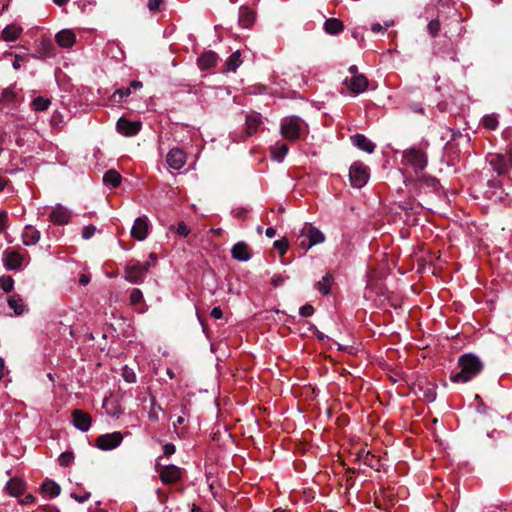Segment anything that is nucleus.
Wrapping results in <instances>:
<instances>
[{
  "mask_svg": "<svg viewBox=\"0 0 512 512\" xmlns=\"http://www.w3.org/2000/svg\"><path fill=\"white\" fill-rule=\"evenodd\" d=\"M460 371L453 373L450 380L455 383H466L483 370V363L473 354H464L458 359Z\"/></svg>",
  "mask_w": 512,
  "mask_h": 512,
  "instance_id": "obj_1",
  "label": "nucleus"
},
{
  "mask_svg": "<svg viewBox=\"0 0 512 512\" xmlns=\"http://www.w3.org/2000/svg\"><path fill=\"white\" fill-rule=\"evenodd\" d=\"M280 131L283 137L291 141L298 140L308 133L305 121L299 116L285 117L281 122Z\"/></svg>",
  "mask_w": 512,
  "mask_h": 512,
  "instance_id": "obj_2",
  "label": "nucleus"
},
{
  "mask_svg": "<svg viewBox=\"0 0 512 512\" xmlns=\"http://www.w3.org/2000/svg\"><path fill=\"white\" fill-rule=\"evenodd\" d=\"M324 234L314 226L304 227L298 236V244L305 251L314 245L324 242Z\"/></svg>",
  "mask_w": 512,
  "mask_h": 512,
  "instance_id": "obj_3",
  "label": "nucleus"
},
{
  "mask_svg": "<svg viewBox=\"0 0 512 512\" xmlns=\"http://www.w3.org/2000/svg\"><path fill=\"white\" fill-rule=\"evenodd\" d=\"M150 266L149 262L130 261L125 267L124 278L130 283L141 282Z\"/></svg>",
  "mask_w": 512,
  "mask_h": 512,
  "instance_id": "obj_4",
  "label": "nucleus"
},
{
  "mask_svg": "<svg viewBox=\"0 0 512 512\" xmlns=\"http://www.w3.org/2000/svg\"><path fill=\"white\" fill-rule=\"evenodd\" d=\"M369 179L368 167L361 161L354 162L349 168V180L353 187L362 188Z\"/></svg>",
  "mask_w": 512,
  "mask_h": 512,
  "instance_id": "obj_5",
  "label": "nucleus"
},
{
  "mask_svg": "<svg viewBox=\"0 0 512 512\" xmlns=\"http://www.w3.org/2000/svg\"><path fill=\"white\" fill-rule=\"evenodd\" d=\"M487 160L498 176L503 177L508 175L510 165L506 152L490 154Z\"/></svg>",
  "mask_w": 512,
  "mask_h": 512,
  "instance_id": "obj_6",
  "label": "nucleus"
},
{
  "mask_svg": "<svg viewBox=\"0 0 512 512\" xmlns=\"http://www.w3.org/2000/svg\"><path fill=\"white\" fill-rule=\"evenodd\" d=\"M404 158L415 169V173L421 172L427 166V157L424 152L412 148L404 152Z\"/></svg>",
  "mask_w": 512,
  "mask_h": 512,
  "instance_id": "obj_7",
  "label": "nucleus"
},
{
  "mask_svg": "<svg viewBox=\"0 0 512 512\" xmlns=\"http://www.w3.org/2000/svg\"><path fill=\"white\" fill-rule=\"evenodd\" d=\"M123 440L120 432H113L100 435L96 439V446L101 450H111L116 448Z\"/></svg>",
  "mask_w": 512,
  "mask_h": 512,
  "instance_id": "obj_8",
  "label": "nucleus"
},
{
  "mask_svg": "<svg viewBox=\"0 0 512 512\" xmlns=\"http://www.w3.org/2000/svg\"><path fill=\"white\" fill-rule=\"evenodd\" d=\"M142 128L140 121H129L128 119L121 117L116 123V129L118 133L126 137H131L139 133Z\"/></svg>",
  "mask_w": 512,
  "mask_h": 512,
  "instance_id": "obj_9",
  "label": "nucleus"
},
{
  "mask_svg": "<svg viewBox=\"0 0 512 512\" xmlns=\"http://www.w3.org/2000/svg\"><path fill=\"white\" fill-rule=\"evenodd\" d=\"M181 469L175 465H165L159 470V477L163 484H173L180 480Z\"/></svg>",
  "mask_w": 512,
  "mask_h": 512,
  "instance_id": "obj_10",
  "label": "nucleus"
},
{
  "mask_svg": "<svg viewBox=\"0 0 512 512\" xmlns=\"http://www.w3.org/2000/svg\"><path fill=\"white\" fill-rule=\"evenodd\" d=\"M344 85L354 94L364 92L368 87V79L364 75H355L344 80Z\"/></svg>",
  "mask_w": 512,
  "mask_h": 512,
  "instance_id": "obj_11",
  "label": "nucleus"
},
{
  "mask_svg": "<svg viewBox=\"0 0 512 512\" xmlns=\"http://www.w3.org/2000/svg\"><path fill=\"white\" fill-rule=\"evenodd\" d=\"M71 416L73 419V424L77 429L83 432L89 430L92 423V418L87 412L80 409H75L72 411Z\"/></svg>",
  "mask_w": 512,
  "mask_h": 512,
  "instance_id": "obj_12",
  "label": "nucleus"
},
{
  "mask_svg": "<svg viewBox=\"0 0 512 512\" xmlns=\"http://www.w3.org/2000/svg\"><path fill=\"white\" fill-rule=\"evenodd\" d=\"M166 161L169 167H171L174 170H179L186 163V155L182 149L173 148L168 152L166 156Z\"/></svg>",
  "mask_w": 512,
  "mask_h": 512,
  "instance_id": "obj_13",
  "label": "nucleus"
},
{
  "mask_svg": "<svg viewBox=\"0 0 512 512\" xmlns=\"http://www.w3.org/2000/svg\"><path fill=\"white\" fill-rule=\"evenodd\" d=\"M49 218L53 224H68L71 220V212L67 208L58 205L52 210Z\"/></svg>",
  "mask_w": 512,
  "mask_h": 512,
  "instance_id": "obj_14",
  "label": "nucleus"
},
{
  "mask_svg": "<svg viewBox=\"0 0 512 512\" xmlns=\"http://www.w3.org/2000/svg\"><path fill=\"white\" fill-rule=\"evenodd\" d=\"M245 124L248 136L256 134L259 128L263 125L261 114L256 112L247 114Z\"/></svg>",
  "mask_w": 512,
  "mask_h": 512,
  "instance_id": "obj_15",
  "label": "nucleus"
},
{
  "mask_svg": "<svg viewBox=\"0 0 512 512\" xmlns=\"http://www.w3.org/2000/svg\"><path fill=\"white\" fill-rule=\"evenodd\" d=\"M218 58L219 57L216 52L209 50L204 52L197 59V65L200 68V70H208L217 64Z\"/></svg>",
  "mask_w": 512,
  "mask_h": 512,
  "instance_id": "obj_16",
  "label": "nucleus"
},
{
  "mask_svg": "<svg viewBox=\"0 0 512 512\" xmlns=\"http://www.w3.org/2000/svg\"><path fill=\"white\" fill-rule=\"evenodd\" d=\"M231 255L238 261H248L251 257L249 246L243 242H237L231 249Z\"/></svg>",
  "mask_w": 512,
  "mask_h": 512,
  "instance_id": "obj_17",
  "label": "nucleus"
},
{
  "mask_svg": "<svg viewBox=\"0 0 512 512\" xmlns=\"http://www.w3.org/2000/svg\"><path fill=\"white\" fill-rule=\"evenodd\" d=\"M55 40L59 46L70 48L75 43L76 36L72 30L64 29L56 34Z\"/></svg>",
  "mask_w": 512,
  "mask_h": 512,
  "instance_id": "obj_18",
  "label": "nucleus"
},
{
  "mask_svg": "<svg viewBox=\"0 0 512 512\" xmlns=\"http://www.w3.org/2000/svg\"><path fill=\"white\" fill-rule=\"evenodd\" d=\"M351 141L354 146L367 153H372L375 149V144L363 134H355L351 137Z\"/></svg>",
  "mask_w": 512,
  "mask_h": 512,
  "instance_id": "obj_19",
  "label": "nucleus"
},
{
  "mask_svg": "<svg viewBox=\"0 0 512 512\" xmlns=\"http://www.w3.org/2000/svg\"><path fill=\"white\" fill-rule=\"evenodd\" d=\"M256 18L255 12L247 6H242L239 9V24L242 27L249 28L252 26Z\"/></svg>",
  "mask_w": 512,
  "mask_h": 512,
  "instance_id": "obj_20",
  "label": "nucleus"
},
{
  "mask_svg": "<svg viewBox=\"0 0 512 512\" xmlns=\"http://www.w3.org/2000/svg\"><path fill=\"white\" fill-rule=\"evenodd\" d=\"M24 245H33L39 241L40 233L36 230L35 226H24L21 233Z\"/></svg>",
  "mask_w": 512,
  "mask_h": 512,
  "instance_id": "obj_21",
  "label": "nucleus"
},
{
  "mask_svg": "<svg viewBox=\"0 0 512 512\" xmlns=\"http://www.w3.org/2000/svg\"><path fill=\"white\" fill-rule=\"evenodd\" d=\"M5 489L9 495L18 497L23 493L25 489V483L20 478H12L7 482Z\"/></svg>",
  "mask_w": 512,
  "mask_h": 512,
  "instance_id": "obj_22",
  "label": "nucleus"
},
{
  "mask_svg": "<svg viewBox=\"0 0 512 512\" xmlns=\"http://www.w3.org/2000/svg\"><path fill=\"white\" fill-rule=\"evenodd\" d=\"M122 176L115 169L107 170L103 175V183L111 188H116L121 184Z\"/></svg>",
  "mask_w": 512,
  "mask_h": 512,
  "instance_id": "obj_23",
  "label": "nucleus"
},
{
  "mask_svg": "<svg viewBox=\"0 0 512 512\" xmlns=\"http://www.w3.org/2000/svg\"><path fill=\"white\" fill-rule=\"evenodd\" d=\"M14 86L7 87L2 90L0 102L6 106L13 107L17 102L18 94L14 90Z\"/></svg>",
  "mask_w": 512,
  "mask_h": 512,
  "instance_id": "obj_24",
  "label": "nucleus"
},
{
  "mask_svg": "<svg viewBox=\"0 0 512 512\" xmlns=\"http://www.w3.org/2000/svg\"><path fill=\"white\" fill-rule=\"evenodd\" d=\"M344 29V24L337 18H329L324 23V30L330 35H337Z\"/></svg>",
  "mask_w": 512,
  "mask_h": 512,
  "instance_id": "obj_25",
  "label": "nucleus"
},
{
  "mask_svg": "<svg viewBox=\"0 0 512 512\" xmlns=\"http://www.w3.org/2000/svg\"><path fill=\"white\" fill-rule=\"evenodd\" d=\"M22 33V28L18 25L11 24L2 30V39L7 42L15 41Z\"/></svg>",
  "mask_w": 512,
  "mask_h": 512,
  "instance_id": "obj_26",
  "label": "nucleus"
},
{
  "mask_svg": "<svg viewBox=\"0 0 512 512\" xmlns=\"http://www.w3.org/2000/svg\"><path fill=\"white\" fill-rule=\"evenodd\" d=\"M4 264L8 269H17L22 263V257L16 252H9L4 256Z\"/></svg>",
  "mask_w": 512,
  "mask_h": 512,
  "instance_id": "obj_27",
  "label": "nucleus"
},
{
  "mask_svg": "<svg viewBox=\"0 0 512 512\" xmlns=\"http://www.w3.org/2000/svg\"><path fill=\"white\" fill-rule=\"evenodd\" d=\"M41 489L45 494L49 495L50 497H56L61 492L60 486L56 482L49 479L45 480L42 483Z\"/></svg>",
  "mask_w": 512,
  "mask_h": 512,
  "instance_id": "obj_28",
  "label": "nucleus"
},
{
  "mask_svg": "<svg viewBox=\"0 0 512 512\" xmlns=\"http://www.w3.org/2000/svg\"><path fill=\"white\" fill-rule=\"evenodd\" d=\"M419 185L421 187L431 188L433 191H437L440 187V182L437 178L427 175H422L418 178Z\"/></svg>",
  "mask_w": 512,
  "mask_h": 512,
  "instance_id": "obj_29",
  "label": "nucleus"
},
{
  "mask_svg": "<svg viewBox=\"0 0 512 512\" xmlns=\"http://www.w3.org/2000/svg\"><path fill=\"white\" fill-rule=\"evenodd\" d=\"M8 305L16 315H21L25 310L23 300L18 295H12L8 299Z\"/></svg>",
  "mask_w": 512,
  "mask_h": 512,
  "instance_id": "obj_30",
  "label": "nucleus"
},
{
  "mask_svg": "<svg viewBox=\"0 0 512 512\" xmlns=\"http://www.w3.org/2000/svg\"><path fill=\"white\" fill-rule=\"evenodd\" d=\"M241 53L240 51L233 52L226 61V69L228 71H236V69L241 65Z\"/></svg>",
  "mask_w": 512,
  "mask_h": 512,
  "instance_id": "obj_31",
  "label": "nucleus"
},
{
  "mask_svg": "<svg viewBox=\"0 0 512 512\" xmlns=\"http://www.w3.org/2000/svg\"><path fill=\"white\" fill-rule=\"evenodd\" d=\"M188 416H189V402L184 401L181 404V415H179L177 417L176 421L173 422L174 427L177 428L178 426L183 425L186 422Z\"/></svg>",
  "mask_w": 512,
  "mask_h": 512,
  "instance_id": "obj_32",
  "label": "nucleus"
},
{
  "mask_svg": "<svg viewBox=\"0 0 512 512\" xmlns=\"http://www.w3.org/2000/svg\"><path fill=\"white\" fill-rule=\"evenodd\" d=\"M481 123L488 130H496L499 124L496 114L485 115L482 118Z\"/></svg>",
  "mask_w": 512,
  "mask_h": 512,
  "instance_id": "obj_33",
  "label": "nucleus"
},
{
  "mask_svg": "<svg viewBox=\"0 0 512 512\" xmlns=\"http://www.w3.org/2000/svg\"><path fill=\"white\" fill-rule=\"evenodd\" d=\"M50 103L51 102L48 98L38 96L35 99H33L31 105H32L33 110H35V111H45L48 109Z\"/></svg>",
  "mask_w": 512,
  "mask_h": 512,
  "instance_id": "obj_34",
  "label": "nucleus"
},
{
  "mask_svg": "<svg viewBox=\"0 0 512 512\" xmlns=\"http://www.w3.org/2000/svg\"><path fill=\"white\" fill-rule=\"evenodd\" d=\"M130 234L137 240H144L148 235V226H132Z\"/></svg>",
  "mask_w": 512,
  "mask_h": 512,
  "instance_id": "obj_35",
  "label": "nucleus"
},
{
  "mask_svg": "<svg viewBox=\"0 0 512 512\" xmlns=\"http://www.w3.org/2000/svg\"><path fill=\"white\" fill-rule=\"evenodd\" d=\"M271 151L273 158L281 162L285 155L288 153V146L286 144H281L279 146L272 147Z\"/></svg>",
  "mask_w": 512,
  "mask_h": 512,
  "instance_id": "obj_36",
  "label": "nucleus"
},
{
  "mask_svg": "<svg viewBox=\"0 0 512 512\" xmlns=\"http://www.w3.org/2000/svg\"><path fill=\"white\" fill-rule=\"evenodd\" d=\"M160 411H162L161 406L159 404H157L155 399L153 398L151 401L150 411L148 412V418L153 422L159 421V412Z\"/></svg>",
  "mask_w": 512,
  "mask_h": 512,
  "instance_id": "obj_37",
  "label": "nucleus"
},
{
  "mask_svg": "<svg viewBox=\"0 0 512 512\" xmlns=\"http://www.w3.org/2000/svg\"><path fill=\"white\" fill-rule=\"evenodd\" d=\"M331 280H332V276L331 275H326L322 278L321 281H319L317 283V288L318 290L326 295L330 292V283H331Z\"/></svg>",
  "mask_w": 512,
  "mask_h": 512,
  "instance_id": "obj_38",
  "label": "nucleus"
},
{
  "mask_svg": "<svg viewBox=\"0 0 512 512\" xmlns=\"http://www.w3.org/2000/svg\"><path fill=\"white\" fill-rule=\"evenodd\" d=\"M73 460H74V455L72 452H64L58 458L59 464L63 467L70 466L71 463L73 462Z\"/></svg>",
  "mask_w": 512,
  "mask_h": 512,
  "instance_id": "obj_39",
  "label": "nucleus"
},
{
  "mask_svg": "<svg viewBox=\"0 0 512 512\" xmlns=\"http://www.w3.org/2000/svg\"><path fill=\"white\" fill-rule=\"evenodd\" d=\"M14 281L11 276H2L0 278V286L5 292H10L13 289Z\"/></svg>",
  "mask_w": 512,
  "mask_h": 512,
  "instance_id": "obj_40",
  "label": "nucleus"
},
{
  "mask_svg": "<svg viewBox=\"0 0 512 512\" xmlns=\"http://www.w3.org/2000/svg\"><path fill=\"white\" fill-rule=\"evenodd\" d=\"M427 30L432 37H436L440 31V21L438 19L431 20L427 25Z\"/></svg>",
  "mask_w": 512,
  "mask_h": 512,
  "instance_id": "obj_41",
  "label": "nucleus"
},
{
  "mask_svg": "<svg viewBox=\"0 0 512 512\" xmlns=\"http://www.w3.org/2000/svg\"><path fill=\"white\" fill-rule=\"evenodd\" d=\"M143 299L142 291L138 288L132 289L129 300L132 305L139 304Z\"/></svg>",
  "mask_w": 512,
  "mask_h": 512,
  "instance_id": "obj_42",
  "label": "nucleus"
},
{
  "mask_svg": "<svg viewBox=\"0 0 512 512\" xmlns=\"http://www.w3.org/2000/svg\"><path fill=\"white\" fill-rule=\"evenodd\" d=\"M131 94L130 88H120L115 91L113 94V98L115 101L119 102L121 99L128 97Z\"/></svg>",
  "mask_w": 512,
  "mask_h": 512,
  "instance_id": "obj_43",
  "label": "nucleus"
},
{
  "mask_svg": "<svg viewBox=\"0 0 512 512\" xmlns=\"http://www.w3.org/2000/svg\"><path fill=\"white\" fill-rule=\"evenodd\" d=\"M274 247L279 251V254L282 256L286 253L288 249V241L283 238L274 242Z\"/></svg>",
  "mask_w": 512,
  "mask_h": 512,
  "instance_id": "obj_44",
  "label": "nucleus"
},
{
  "mask_svg": "<svg viewBox=\"0 0 512 512\" xmlns=\"http://www.w3.org/2000/svg\"><path fill=\"white\" fill-rule=\"evenodd\" d=\"M175 234L187 237L190 234L189 226H171Z\"/></svg>",
  "mask_w": 512,
  "mask_h": 512,
  "instance_id": "obj_45",
  "label": "nucleus"
},
{
  "mask_svg": "<svg viewBox=\"0 0 512 512\" xmlns=\"http://www.w3.org/2000/svg\"><path fill=\"white\" fill-rule=\"evenodd\" d=\"M314 313V308L310 304H306L300 308V315L303 317L312 316Z\"/></svg>",
  "mask_w": 512,
  "mask_h": 512,
  "instance_id": "obj_46",
  "label": "nucleus"
},
{
  "mask_svg": "<svg viewBox=\"0 0 512 512\" xmlns=\"http://www.w3.org/2000/svg\"><path fill=\"white\" fill-rule=\"evenodd\" d=\"M95 233V226H86L82 230V237L83 239H90Z\"/></svg>",
  "mask_w": 512,
  "mask_h": 512,
  "instance_id": "obj_47",
  "label": "nucleus"
},
{
  "mask_svg": "<svg viewBox=\"0 0 512 512\" xmlns=\"http://www.w3.org/2000/svg\"><path fill=\"white\" fill-rule=\"evenodd\" d=\"M162 1L163 0H149L147 6L150 11H157L159 10Z\"/></svg>",
  "mask_w": 512,
  "mask_h": 512,
  "instance_id": "obj_48",
  "label": "nucleus"
},
{
  "mask_svg": "<svg viewBox=\"0 0 512 512\" xmlns=\"http://www.w3.org/2000/svg\"><path fill=\"white\" fill-rule=\"evenodd\" d=\"M175 451H176V448H175L174 444L168 443V444H165L163 447V452H164V455H166V456H170V455L174 454Z\"/></svg>",
  "mask_w": 512,
  "mask_h": 512,
  "instance_id": "obj_49",
  "label": "nucleus"
},
{
  "mask_svg": "<svg viewBox=\"0 0 512 512\" xmlns=\"http://www.w3.org/2000/svg\"><path fill=\"white\" fill-rule=\"evenodd\" d=\"M210 315L214 319H221L223 316V312L220 307H214Z\"/></svg>",
  "mask_w": 512,
  "mask_h": 512,
  "instance_id": "obj_50",
  "label": "nucleus"
},
{
  "mask_svg": "<svg viewBox=\"0 0 512 512\" xmlns=\"http://www.w3.org/2000/svg\"><path fill=\"white\" fill-rule=\"evenodd\" d=\"M35 500H36V498H35L33 495L28 494V495H26V496H25V497H24L20 502H21V504H23V505H27V504H32V503H34V502H35Z\"/></svg>",
  "mask_w": 512,
  "mask_h": 512,
  "instance_id": "obj_51",
  "label": "nucleus"
},
{
  "mask_svg": "<svg viewBox=\"0 0 512 512\" xmlns=\"http://www.w3.org/2000/svg\"><path fill=\"white\" fill-rule=\"evenodd\" d=\"M505 151L508 157L510 168H512V142L507 145Z\"/></svg>",
  "mask_w": 512,
  "mask_h": 512,
  "instance_id": "obj_52",
  "label": "nucleus"
},
{
  "mask_svg": "<svg viewBox=\"0 0 512 512\" xmlns=\"http://www.w3.org/2000/svg\"><path fill=\"white\" fill-rule=\"evenodd\" d=\"M23 59H24L23 56H20V55L15 56V60L12 64V66L15 70H18L20 68V61H23Z\"/></svg>",
  "mask_w": 512,
  "mask_h": 512,
  "instance_id": "obj_53",
  "label": "nucleus"
},
{
  "mask_svg": "<svg viewBox=\"0 0 512 512\" xmlns=\"http://www.w3.org/2000/svg\"><path fill=\"white\" fill-rule=\"evenodd\" d=\"M90 282V277L86 274H81L79 277V283L83 286L87 285Z\"/></svg>",
  "mask_w": 512,
  "mask_h": 512,
  "instance_id": "obj_54",
  "label": "nucleus"
},
{
  "mask_svg": "<svg viewBox=\"0 0 512 512\" xmlns=\"http://www.w3.org/2000/svg\"><path fill=\"white\" fill-rule=\"evenodd\" d=\"M9 221L8 213L6 211H0V224H5Z\"/></svg>",
  "mask_w": 512,
  "mask_h": 512,
  "instance_id": "obj_55",
  "label": "nucleus"
},
{
  "mask_svg": "<svg viewBox=\"0 0 512 512\" xmlns=\"http://www.w3.org/2000/svg\"><path fill=\"white\" fill-rule=\"evenodd\" d=\"M246 215H247V211H246V210H244V209L239 210V211L237 212V217H238V220H240V221H245V220H247Z\"/></svg>",
  "mask_w": 512,
  "mask_h": 512,
  "instance_id": "obj_56",
  "label": "nucleus"
},
{
  "mask_svg": "<svg viewBox=\"0 0 512 512\" xmlns=\"http://www.w3.org/2000/svg\"><path fill=\"white\" fill-rule=\"evenodd\" d=\"M143 84L141 81H137V80H133L131 81L130 83V89L133 88V89H139V88H142Z\"/></svg>",
  "mask_w": 512,
  "mask_h": 512,
  "instance_id": "obj_57",
  "label": "nucleus"
},
{
  "mask_svg": "<svg viewBox=\"0 0 512 512\" xmlns=\"http://www.w3.org/2000/svg\"><path fill=\"white\" fill-rule=\"evenodd\" d=\"M147 217L143 216V217H137L135 220H134V223L133 224H147Z\"/></svg>",
  "mask_w": 512,
  "mask_h": 512,
  "instance_id": "obj_58",
  "label": "nucleus"
},
{
  "mask_svg": "<svg viewBox=\"0 0 512 512\" xmlns=\"http://www.w3.org/2000/svg\"><path fill=\"white\" fill-rule=\"evenodd\" d=\"M398 208H400L401 210H403V212H404V214H405V216H406V218H402V217H400V220H402L404 223L409 222V216H410V213H409L407 210H405V209H404L402 206H400V205L398 206Z\"/></svg>",
  "mask_w": 512,
  "mask_h": 512,
  "instance_id": "obj_59",
  "label": "nucleus"
},
{
  "mask_svg": "<svg viewBox=\"0 0 512 512\" xmlns=\"http://www.w3.org/2000/svg\"><path fill=\"white\" fill-rule=\"evenodd\" d=\"M4 370H5L4 360L0 357V380L4 377Z\"/></svg>",
  "mask_w": 512,
  "mask_h": 512,
  "instance_id": "obj_60",
  "label": "nucleus"
},
{
  "mask_svg": "<svg viewBox=\"0 0 512 512\" xmlns=\"http://www.w3.org/2000/svg\"><path fill=\"white\" fill-rule=\"evenodd\" d=\"M349 73L352 74L353 76L355 75H359L358 74V67L356 65H352L349 67L348 69Z\"/></svg>",
  "mask_w": 512,
  "mask_h": 512,
  "instance_id": "obj_61",
  "label": "nucleus"
},
{
  "mask_svg": "<svg viewBox=\"0 0 512 512\" xmlns=\"http://www.w3.org/2000/svg\"><path fill=\"white\" fill-rule=\"evenodd\" d=\"M276 231L274 228L272 227H269L267 230H266V235L269 237V238H272L274 235H275Z\"/></svg>",
  "mask_w": 512,
  "mask_h": 512,
  "instance_id": "obj_62",
  "label": "nucleus"
},
{
  "mask_svg": "<svg viewBox=\"0 0 512 512\" xmlns=\"http://www.w3.org/2000/svg\"><path fill=\"white\" fill-rule=\"evenodd\" d=\"M383 30L382 26L379 23H376L372 26L373 32H381Z\"/></svg>",
  "mask_w": 512,
  "mask_h": 512,
  "instance_id": "obj_63",
  "label": "nucleus"
},
{
  "mask_svg": "<svg viewBox=\"0 0 512 512\" xmlns=\"http://www.w3.org/2000/svg\"><path fill=\"white\" fill-rule=\"evenodd\" d=\"M89 497H90V494L88 493L85 496H80V497L75 496V499L78 502L82 503V502L86 501Z\"/></svg>",
  "mask_w": 512,
  "mask_h": 512,
  "instance_id": "obj_64",
  "label": "nucleus"
}]
</instances>
